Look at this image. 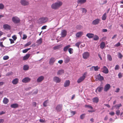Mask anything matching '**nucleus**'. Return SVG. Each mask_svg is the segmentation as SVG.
I'll return each mask as SVG.
<instances>
[{
  "label": "nucleus",
  "mask_w": 123,
  "mask_h": 123,
  "mask_svg": "<svg viewBox=\"0 0 123 123\" xmlns=\"http://www.w3.org/2000/svg\"><path fill=\"white\" fill-rule=\"evenodd\" d=\"M12 22L15 24L18 23L20 21V19L16 16L13 17L12 18Z\"/></svg>",
  "instance_id": "obj_3"
},
{
  "label": "nucleus",
  "mask_w": 123,
  "mask_h": 123,
  "mask_svg": "<svg viewBox=\"0 0 123 123\" xmlns=\"http://www.w3.org/2000/svg\"><path fill=\"white\" fill-rule=\"evenodd\" d=\"M0 46L2 47H5L3 44V42H0Z\"/></svg>",
  "instance_id": "obj_60"
},
{
  "label": "nucleus",
  "mask_w": 123,
  "mask_h": 123,
  "mask_svg": "<svg viewBox=\"0 0 123 123\" xmlns=\"http://www.w3.org/2000/svg\"><path fill=\"white\" fill-rule=\"evenodd\" d=\"M120 112L119 110H117L116 111V114L118 116L120 114Z\"/></svg>",
  "instance_id": "obj_50"
},
{
  "label": "nucleus",
  "mask_w": 123,
  "mask_h": 123,
  "mask_svg": "<svg viewBox=\"0 0 123 123\" xmlns=\"http://www.w3.org/2000/svg\"><path fill=\"white\" fill-rule=\"evenodd\" d=\"M31 79L28 77H25L22 80V81L24 83H27L30 82L31 80Z\"/></svg>",
  "instance_id": "obj_9"
},
{
  "label": "nucleus",
  "mask_w": 123,
  "mask_h": 123,
  "mask_svg": "<svg viewBox=\"0 0 123 123\" xmlns=\"http://www.w3.org/2000/svg\"><path fill=\"white\" fill-rule=\"evenodd\" d=\"M99 37L97 35H95V37L93 38V40H97L99 39Z\"/></svg>",
  "instance_id": "obj_45"
},
{
  "label": "nucleus",
  "mask_w": 123,
  "mask_h": 123,
  "mask_svg": "<svg viewBox=\"0 0 123 123\" xmlns=\"http://www.w3.org/2000/svg\"><path fill=\"white\" fill-rule=\"evenodd\" d=\"M44 77L42 76H41L38 78L37 81L38 82H40L42 81L44 79Z\"/></svg>",
  "instance_id": "obj_18"
},
{
  "label": "nucleus",
  "mask_w": 123,
  "mask_h": 123,
  "mask_svg": "<svg viewBox=\"0 0 123 123\" xmlns=\"http://www.w3.org/2000/svg\"><path fill=\"white\" fill-rule=\"evenodd\" d=\"M11 106L12 108H16L18 107V105L17 104H14L11 105Z\"/></svg>",
  "instance_id": "obj_29"
},
{
  "label": "nucleus",
  "mask_w": 123,
  "mask_h": 123,
  "mask_svg": "<svg viewBox=\"0 0 123 123\" xmlns=\"http://www.w3.org/2000/svg\"><path fill=\"white\" fill-rule=\"evenodd\" d=\"M70 84V81L69 80H66L65 82L64 86L65 87H66L69 86Z\"/></svg>",
  "instance_id": "obj_16"
},
{
  "label": "nucleus",
  "mask_w": 123,
  "mask_h": 123,
  "mask_svg": "<svg viewBox=\"0 0 123 123\" xmlns=\"http://www.w3.org/2000/svg\"><path fill=\"white\" fill-rule=\"evenodd\" d=\"M122 106V105L121 104L117 105H115V107L117 109H119L120 107Z\"/></svg>",
  "instance_id": "obj_42"
},
{
  "label": "nucleus",
  "mask_w": 123,
  "mask_h": 123,
  "mask_svg": "<svg viewBox=\"0 0 123 123\" xmlns=\"http://www.w3.org/2000/svg\"><path fill=\"white\" fill-rule=\"evenodd\" d=\"M117 56L118 58L120 59H122L123 57V55L120 52H118L117 53Z\"/></svg>",
  "instance_id": "obj_32"
},
{
  "label": "nucleus",
  "mask_w": 123,
  "mask_h": 123,
  "mask_svg": "<svg viewBox=\"0 0 123 123\" xmlns=\"http://www.w3.org/2000/svg\"><path fill=\"white\" fill-rule=\"evenodd\" d=\"M105 46V44L104 42H102L100 44V48L103 49L104 48Z\"/></svg>",
  "instance_id": "obj_33"
},
{
  "label": "nucleus",
  "mask_w": 123,
  "mask_h": 123,
  "mask_svg": "<svg viewBox=\"0 0 123 123\" xmlns=\"http://www.w3.org/2000/svg\"><path fill=\"white\" fill-rule=\"evenodd\" d=\"M48 100H47L45 101L43 103V105L44 107H46L47 106V104L48 103Z\"/></svg>",
  "instance_id": "obj_38"
},
{
  "label": "nucleus",
  "mask_w": 123,
  "mask_h": 123,
  "mask_svg": "<svg viewBox=\"0 0 123 123\" xmlns=\"http://www.w3.org/2000/svg\"><path fill=\"white\" fill-rule=\"evenodd\" d=\"M70 58L68 56H67L64 58V62L67 63L69 62L70 61Z\"/></svg>",
  "instance_id": "obj_20"
},
{
  "label": "nucleus",
  "mask_w": 123,
  "mask_h": 123,
  "mask_svg": "<svg viewBox=\"0 0 123 123\" xmlns=\"http://www.w3.org/2000/svg\"><path fill=\"white\" fill-rule=\"evenodd\" d=\"M9 102V100L6 98H4L3 100V103L5 104H7Z\"/></svg>",
  "instance_id": "obj_28"
},
{
  "label": "nucleus",
  "mask_w": 123,
  "mask_h": 123,
  "mask_svg": "<svg viewBox=\"0 0 123 123\" xmlns=\"http://www.w3.org/2000/svg\"><path fill=\"white\" fill-rule=\"evenodd\" d=\"M47 26H43L42 27L41 29L42 30H43V29H46Z\"/></svg>",
  "instance_id": "obj_64"
},
{
  "label": "nucleus",
  "mask_w": 123,
  "mask_h": 123,
  "mask_svg": "<svg viewBox=\"0 0 123 123\" xmlns=\"http://www.w3.org/2000/svg\"><path fill=\"white\" fill-rule=\"evenodd\" d=\"M63 62V61L62 60H60L58 62L60 63V64H61Z\"/></svg>",
  "instance_id": "obj_63"
},
{
  "label": "nucleus",
  "mask_w": 123,
  "mask_h": 123,
  "mask_svg": "<svg viewBox=\"0 0 123 123\" xmlns=\"http://www.w3.org/2000/svg\"><path fill=\"white\" fill-rule=\"evenodd\" d=\"M20 3L22 5L24 6H27L29 4V1L26 0H21Z\"/></svg>",
  "instance_id": "obj_5"
},
{
  "label": "nucleus",
  "mask_w": 123,
  "mask_h": 123,
  "mask_svg": "<svg viewBox=\"0 0 123 123\" xmlns=\"http://www.w3.org/2000/svg\"><path fill=\"white\" fill-rule=\"evenodd\" d=\"M9 40L10 41L11 43L12 44V43H14V41L12 39H9Z\"/></svg>",
  "instance_id": "obj_61"
},
{
  "label": "nucleus",
  "mask_w": 123,
  "mask_h": 123,
  "mask_svg": "<svg viewBox=\"0 0 123 123\" xmlns=\"http://www.w3.org/2000/svg\"><path fill=\"white\" fill-rule=\"evenodd\" d=\"M67 31L65 30H62L61 32V36L62 37H64L66 35Z\"/></svg>",
  "instance_id": "obj_13"
},
{
  "label": "nucleus",
  "mask_w": 123,
  "mask_h": 123,
  "mask_svg": "<svg viewBox=\"0 0 123 123\" xmlns=\"http://www.w3.org/2000/svg\"><path fill=\"white\" fill-rule=\"evenodd\" d=\"M64 73V71L63 70H58L57 72V75H60Z\"/></svg>",
  "instance_id": "obj_26"
},
{
  "label": "nucleus",
  "mask_w": 123,
  "mask_h": 123,
  "mask_svg": "<svg viewBox=\"0 0 123 123\" xmlns=\"http://www.w3.org/2000/svg\"><path fill=\"white\" fill-rule=\"evenodd\" d=\"M68 50L70 54H72L73 53V49L72 48H69L68 49Z\"/></svg>",
  "instance_id": "obj_36"
},
{
  "label": "nucleus",
  "mask_w": 123,
  "mask_h": 123,
  "mask_svg": "<svg viewBox=\"0 0 123 123\" xmlns=\"http://www.w3.org/2000/svg\"><path fill=\"white\" fill-rule=\"evenodd\" d=\"M93 102L97 103L99 101V99L97 97H95L93 98Z\"/></svg>",
  "instance_id": "obj_31"
},
{
  "label": "nucleus",
  "mask_w": 123,
  "mask_h": 123,
  "mask_svg": "<svg viewBox=\"0 0 123 123\" xmlns=\"http://www.w3.org/2000/svg\"><path fill=\"white\" fill-rule=\"evenodd\" d=\"M71 47L70 45H68L65 46L63 49V51L64 52H66L68 50L70 47Z\"/></svg>",
  "instance_id": "obj_25"
},
{
  "label": "nucleus",
  "mask_w": 123,
  "mask_h": 123,
  "mask_svg": "<svg viewBox=\"0 0 123 123\" xmlns=\"http://www.w3.org/2000/svg\"><path fill=\"white\" fill-rule=\"evenodd\" d=\"M43 40L41 38H40L39 40H37L36 42L39 44H41Z\"/></svg>",
  "instance_id": "obj_30"
},
{
  "label": "nucleus",
  "mask_w": 123,
  "mask_h": 123,
  "mask_svg": "<svg viewBox=\"0 0 123 123\" xmlns=\"http://www.w3.org/2000/svg\"><path fill=\"white\" fill-rule=\"evenodd\" d=\"M81 43L80 42H78L76 43L75 44V46L77 47L78 48H79L80 45Z\"/></svg>",
  "instance_id": "obj_51"
},
{
  "label": "nucleus",
  "mask_w": 123,
  "mask_h": 123,
  "mask_svg": "<svg viewBox=\"0 0 123 123\" xmlns=\"http://www.w3.org/2000/svg\"><path fill=\"white\" fill-rule=\"evenodd\" d=\"M30 54H26L24 56L23 60H27L30 57Z\"/></svg>",
  "instance_id": "obj_22"
},
{
  "label": "nucleus",
  "mask_w": 123,
  "mask_h": 123,
  "mask_svg": "<svg viewBox=\"0 0 123 123\" xmlns=\"http://www.w3.org/2000/svg\"><path fill=\"white\" fill-rule=\"evenodd\" d=\"M62 105L59 104L57 106L56 108V109L57 111L59 112L62 110Z\"/></svg>",
  "instance_id": "obj_11"
},
{
  "label": "nucleus",
  "mask_w": 123,
  "mask_h": 123,
  "mask_svg": "<svg viewBox=\"0 0 123 123\" xmlns=\"http://www.w3.org/2000/svg\"><path fill=\"white\" fill-rule=\"evenodd\" d=\"M111 87V85L109 84H107L104 86V91L106 92L110 89Z\"/></svg>",
  "instance_id": "obj_7"
},
{
  "label": "nucleus",
  "mask_w": 123,
  "mask_h": 123,
  "mask_svg": "<svg viewBox=\"0 0 123 123\" xmlns=\"http://www.w3.org/2000/svg\"><path fill=\"white\" fill-rule=\"evenodd\" d=\"M48 19L47 17H43L39 18L38 21L40 23H42L47 22L48 20Z\"/></svg>",
  "instance_id": "obj_4"
},
{
  "label": "nucleus",
  "mask_w": 123,
  "mask_h": 123,
  "mask_svg": "<svg viewBox=\"0 0 123 123\" xmlns=\"http://www.w3.org/2000/svg\"><path fill=\"white\" fill-rule=\"evenodd\" d=\"M85 114H83L81 115L80 116V118L82 119H83L85 117Z\"/></svg>",
  "instance_id": "obj_53"
},
{
  "label": "nucleus",
  "mask_w": 123,
  "mask_h": 123,
  "mask_svg": "<svg viewBox=\"0 0 123 123\" xmlns=\"http://www.w3.org/2000/svg\"><path fill=\"white\" fill-rule=\"evenodd\" d=\"M9 58V57L8 56H5L3 57V59L4 60H6L8 59Z\"/></svg>",
  "instance_id": "obj_48"
},
{
  "label": "nucleus",
  "mask_w": 123,
  "mask_h": 123,
  "mask_svg": "<svg viewBox=\"0 0 123 123\" xmlns=\"http://www.w3.org/2000/svg\"><path fill=\"white\" fill-rule=\"evenodd\" d=\"M118 76L119 78H120L122 77V74L121 73H120L118 74Z\"/></svg>",
  "instance_id": "obj_54"
},
{
  "label": "nucleus",
  "mask_w": 123,
  "mask_h": 123,
  "mask_svg": "<svg viewBox=\"0 0 123 123\" xmlns=\"http://www.w3.org/2000/svg\"><path fill=\"white\" fill-rule=\"evenodd\" d=\"M29 68V67L27 65H25L23 67V69L25 70H28Z\"/></svg>",
  "instance_id": "obj_34"
},
{
  "label": "nucleus",
  "mask_w": 123,
  "mask_h": 123,
  "mask_svg": "<svg viewBox=\"0 0 123 123\" xmlns=\"http://www.w3.org/2000/svg\"><path fill=\"white\" fill-rule=\"evenodd\" d=\"M18 79L17 78H15L12 81V83L14 85H16L18 83Z\"/></svg>",
  "instance_id": "obj_23"
},
{
  "label": "nucleus",
  "mask_w": 123,
  "mask_h": 123,
  "mask_svg": "<svg viewBox=\"0 0 123 123\" xmlns=\"http://www.w3.org/2000/svg\"><path fill=\"white\" fill-rule=\"evenodd\" d=\"M13 73L12 72H10L7 73L6 74V76H9L10 75L12 74Z\"/></svg>",
  "instance_id": "obj_52"
},
{
  "label": "nucleus",
  "mask_w": 123,
  "mask_h": 123,
  "mask_svg": "<svg viewBox=\"0 0 123 123\" xmlns=\"http://www.w3.org/2000/svg\"><path fill=\"white\" fill-rule=\"evenodd\" d=\"M4 8V6L2 4H0V9H2Z\"/></svg>",
  "instance_id": "obj_47"
},
{
  "label": "nucleus",
  "mask_w": 123,
  "mask_h": 123,
  "mask_svg": "<svg viewBox=\"0 0 123 123\" xmlns=\"http://www.w3.org/2000/svg\"><path fill=\"white\" fill-rule=\"evenodd\" d=\"M86 73H84L83 75L82 76L80 77L77 80V82L79 83L83 81L86 78Z\"/></svg>",
  "instance_id": "obj_2"
},
{
  "label": "nucleus",
  "mask_w": 123,
  "mask_h": 123,
  "mask_svg": "<svg viewBox=\"0 0 123 123\" xmlns=\"http://www.w3.org/2000/svg\"><path fill=\"white\" fill-rule=\"evenodd\" d=\"M103 89V87H98L97 88V90H98L99 92H100Z\"/></svg>",
  "instance_id": "obj_40"
},
{
  "label": "nucleus",
  "mask_w": 123,
  "mask_h": 123,
  "mask_svg": "<svg viewBox=\"0 0 123 123\" xmlns=\"http://www.w3.org/2000/svg\"><path fill=\"white\" fill-rule=\"evenodd\" d=\"M109 114L111 116H113L115 113L113 111H112L109 113Z\"/></svg>",
  "instance_id": "obj_57"
},
{
  "label": "nucleus",
  "mask_w": 123,
  "mask_h": 123,
  "mask_svg": "<svg viewBox=\"0 0 123 123\" xmlns=\"http://www.w3.org/2000/svg\"><path fill=\"white\" fill-rule=\"evenodd\" d=\"M39 121L41 123H44L45 122L44 119H40Z\"/></svg>",
  "instance_id": "obj_59"
},
{
  "label": "nucleus",
  "mask_w": 123,
  "mask_h": 123,
  "mask_svg": "<svg viewBox=\"0 0 123 123\" xmlns=\"http://www.w3.org/2000/svg\"><path fill=\"white\" fill-rule=\"evenodd\" d=\"M90 55L89 53L88 52H85L83 54V57L85 59L88 58Z\"/></svg>",
  "instance_id": "obj_8"
},
{
  "label": "nucleus",
  "mask_w": 123,
  "mask_h": 123,
  "mask_svg": "<svg viewBox=\"0 0 123 123\" xmlns=\"http://www.w3.org/2000/svg\"><path fill=\"white\" fill-rule=\"evenodd\" d=\"M106 14L105 13L103 15L102 17V19L103 20H106Z\"/></svg>",
  "instance_id": "obj_35"
},
{
  "label": "nucleus",
  "mask_w": 123,
  "mask_h": 123,
  "mask_svg": "<svg viewBox=\"0 0 123 123\" xmlns=\"http://www.w3.org/2000/svg\"><path fill=\"white\" fill-rule=\"evenodd\" d=\"M121 44L120 42L118 43L117 44L115 45V46L117 47L119 46Z\"/></svg>",
  "instance_id": "obj_55"
},
{
  "label": "nucleus",
  "mask_w": 123,
  "mask_h": 123,
  "mask_svg": "<svg viewBox=\"0 0 123 123\" xmlns=\"http://www.w3.org/2000/svg\"><path fill=\"white\" fill-rule=\"evenodd\" d=\"M27 37V36L25 35H24L23 37H22V39L23 40L25 39Z\"/></svg>",
  "instance_id": "obj_56"
},
{
  "label": "nucleus",
  "mask_w": 123,
  "mask_h": 123,
  "mask_svg": "<svg viewBox=\"0 0 123 123\" xmlns=\"http://www.w3.org/2000/svg\"><path fill=\"white\" fill-rule=\"evenodd\" d=\"M101 69L102 72L105 74H107L109 73L108 69L105 66H104Z\"/></svg>",
  "instance_id": "obj_10"
},
{
  "label": "nucleus",
  "mask_w": 123,
  "mask_h": 123,
  "mask_svg": "<svg viewBox=\"0 0 123 123\" xmlns=\"http://www.w3.org/2000/svg\"><path fill=\"white\" fill-rule=\"evenodd\" d=\"M62 1H58L53 3L51 6V8L53 9H57L62 5Z\"/></svg>",
  "instance_id": "obj_1"
},
{
  "label": "nucleus",
  "mask_w": 123,
  "mask_h": 123,
  "mask_svg": "<svg viewBox=\"0 0 123 123\" xmlns=\"http://www.w3.org/2000/svg\"><path fill=\"white\" fill-rule=\"evenodd\" d=\"M31 41H29L24 46L25 47H27L28 46L30 45L31 43Z\"/></svg>",
  "instance_id": "obj_44"
},
{
  "label": "nucleus",
  "mask_w": 123,
  "mask_h": 123,
  "mask_svg": "<svg viewBox=\"0 0 123 123\" xmlns=\"http://www.w3.org/2000/svg\"><path fill=\"white\" fill-rule=\"evenodd\" d=\"M32 105L34 106L35 107L37 105V103L36 102H33L32 103Z\"/></svg>",
  "instance_id": "obj_62"
},
{
  "label": "nucleus",
  "mask_w": 123,
  "mask_h": 123,
  "mask_svg": "<svg viewBox=\"0 0 123 123\" xmlns=\"http://www.w3.org/2000/svg\"><path fill=\"white\" fill-rule=\"evenodd\" d=\"M96 78L100 81H102L104 80L103 77L101 76L100 74L96 76Z\"/></svg>",
  "instance_id": "obj_15"
},
{
  "label": "nucleus",
  "mask_w": 123,
  "mask_h": 123,
  "mask_svg": "<svg viewBox=\"0 0 123 123\" xmlns=\"http://www.w3.org/2000/svg\"><path fill=\"white\" fill-rule=\"evenodd\" d=\"M3 27L5 30H10L11 29L10 26L7 24H5L4 25Z\"/></svg>",
  "instance_id": "obj_19"
},
{
  "label": "nucleus",
  "mask_w": 123,
  "mask_h": 123,
  "mask_svg": "<svg viewBox=\"0 0 123 123\" xmlns=\"http://www.w3.org/2000/svg\"><path fill=\"white\" fill-rule=\"evenodd\" d=\"M31 49V48L25 49L22 51L24 53H26L27 52L28 50L30 49Z\"/></svg>",
  "instance_id": "obj_41"
},
{
  "label": "nucleus",
  "mask_w": 123,
  "mask_h": 123,
  "mask_svg": "<svg viewBox=\"0 0 123 123\" xmlns=\"http://www.w3.org/2000/svg\"><path fill=\"white\" fill-rule=\"evenodd\" d=\"M94 36V35L93 34L91 33H87L86 35V36L89 38H92Z\"/></svg>",
  "instance_id": "obj_27"
},
{
  "label": "nucleus",
  "mask_w": 123,
  "mask_h": 123,
  "mask_svg": "<svg viewBox=\"0 0 123 123\" xmlns=\"http://www.w3.org/2000/svg\"><path fill=\"white\" fill-rule=\"evenodd\" d=\"M85 106L86 107H87L91 109H92L93 108L90 105H85Z\"/></svg>",
  "instance_id": "obj_43"
},
{
  "label": "nucleus",
  "mask_w": 123,
  "mask_h": 123,
  "mask_svg": "<svg viewBox=\"0 0 123 123\" xmlns=\"http://www.w3.org/2000/svg\"><path fill=\"white\" fill-rule=\"evenodd\" d=\"M86 0H78L77 3L78 4H82L86 2Z\"/></svg>",
  "instance_id": "obj_24"
},
{
  "label": "nucleus",
  "mask_w": 123,
  "mask_h": 123,
  "mask_svg": "<svg viewBox=\"0 0 123 123\" xmlns=\"http://www.w3.org/2000/svg\"><path fill=\"white\" fill-rule=\"evenodd\" d=\"M107 58L109 61H111L112 60V58L110 55L109 54L108 55H107Z\"/></svg>",
  "instance_id": "obj_37"
},
{
  "label": "nucleus",
  "mask_w": 123,
  "mask_h": 123,
  "mask_svg": "<svg viewBox=\"0 0 123 123\" xmlns=\"http://www.w3.org/2000/svg\"><path fill=\"white\" fill-rule=\"evenodd\" d=\"M55 59L53 57H51L50 59L49 63L50 65H52L55 62Z\"/></svg>",
  "instance_id": "obj_17"
},
{
  "label": "nucleus",
  "mask_w": 123,
  "mask_h": 123,
  "mask_svg": "<svg viewBox=\"0 0 123 123\" xmlns=\"http://www.w3.org/2000/svg\"><path fill=\"white\" fill-rule=\"evenodd\" d=\"M61 48L60 45H59L56 46H54L53 47V49L54 50H56L58 49H60Z\"/></svg>",
  "instance_id": "obj_39"
},
{
  "label": "nucleus",
  "mask_w": 123,
  "mask_h": 123,
  "mask_svg": "<svg viewBox=\"0 0 123 123\" xmlns=\"http://www.w3.org/2000/svg\"><path fill=\"white\" fill-rule=\"evenodd\" d=\"M119 66L118 65H117L115 66V70H118L119 69Z\"/></svg>",
  "instance_id": "obj_49"
},
{
  "label": "nucleus",
  "mask_w": 123,
  "mask_h": 123,
  "mask_svg": "<svg viewBox=\"0 0 123 123\" xmlns=\"http://www.w3.org/2000/svg\"><path fill=\"white\" fill-rule=\"evenodd\" d=\"M12 37L14 40H15L17 38V37L15 35H14Z\"/></svg>",
  "instance_id": "obj_58"
},
{
  "label": "nucleus",
  "mask_w": 123,
  "mask_h": 123,
  "mask_svg": "<svg viewBox=\"0 0 123 123\" xmlns=\"http://www.w3.org/2000/svg\"><path fill=\"white\" fill-rule=\"evenodd\" d=\"M83 35V32L80 31L77 33L76 34V36L77 37H80Z\"/></svg>",
  "instance_id": "obj_21"
},
{
  "label": "nucleus",
  "mask_w": 123,
  "mask_h": 123,
  "mask_svg": "<svg viewBox=\"0 0 123 123\" xmlns=\"http://www.w3.org/2000/svg\"><path fill=\"white\" fill-rule=\"evenodd\" d=\"M53 81L56 83H60L61 80V79L56 76L54 77L53 78Z\"/></svg>",
  "instance_id": "obj_6"
},
{
  "label": "nucleus",
  "mask_w": 123,
  "mask_h": 123,
  "mask_svg": "<svg viewBox=\"0 0 123 123\" xmlns=\"http://www.w3.org/2000/svg\"><path fill=\"white\" fill-rule=\"evenodd\" d=\"M100 21V19L98 18L96 19L93 21L92 22V24L94 25L98 24L99 23Z\"/></svg>",
  "instance_id": "obj_12"
},
{
  "label": "nucleus",
  "mask_w": 123,
  "mask_h": 123,
  "mask_svg": "<svg viewBox=\"0 0 123 123\" xmlns=\"http://www.w3.org/2000/svg\"><path fill=\"white\" fill-rule=\"evenodd\" d=\"M100 68L99 67H98V66H92L90 68V70L91 71L93 70L94 69L95 71H98V69Z\"/></svg>",
  "instance_id": "obj_14"
},
{
  "label": "nucleus",
  "mask_w": 123,
  "mask_h": 123,
  "mask_svg": "<svg viewBox=\"0 0 123 123\" xmlns=\"http://www.w3.org/2000/svg\"><path fill=\"white\" fill-rule=\"evenodd\" d=\"M82 12L86 13L87 10L85 8H82Z\"/></svg>",
  "instance_id": "obj_46"
}]
</instances>
